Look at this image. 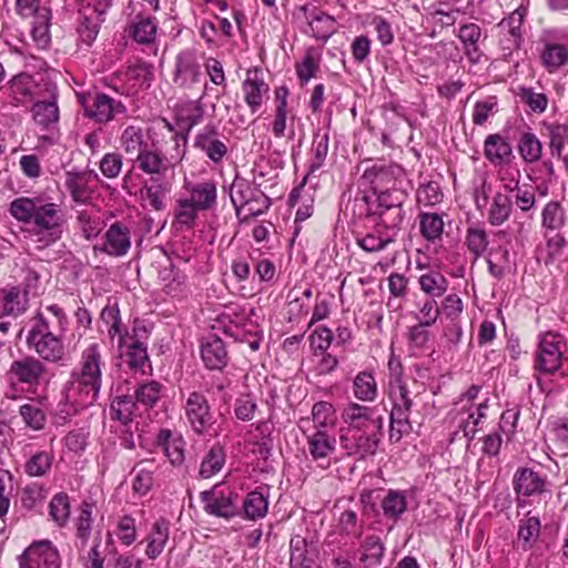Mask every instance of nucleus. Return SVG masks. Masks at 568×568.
<instances>
[{"label":"nucleus","instance_id":"obj_1","mask_svg":"<svg viewBox=\"0 0 568 568\" xmlns=\"http://www.w3.org/2000/svg\"><path fill=\"white\" fill-rule=\"evenodd\" d=\"M103 345L93 342L83 348L78 369L71 373L67 386V398L77 406H92L99 397L102 387Z\"/></svg>","mask_w":568,"mask_h":568},{"label":"nucleus","instance_id":"obj_2","mask_svg":"<svg viewBox=\"0 0 568 568\" xmlns=\"http://www.w3.org/2000/svg\"><path fill=\"white\" fill-rule=\"evenodd\" d=\"M10 213L19 222L33 223L40 241L50 245L59 241L67 222L60 204L47 201L43 196L18 197L10 204Z\"/></svg>","mask_w":568,"mask_h":568},{"label":"nucleus","instance_id":"obj_3","mask_svg":"<svg viewBox=\"0 0 568 568\" xmlns=\"http://www.w3.org/2000/svg\"><path fill=\"white\" fill-rule=\"evenodd\" d=\"M33 325L27 336V345L33 349L40 358L51 363H58L64 357L62 339L51 332L49 321L42 313L33 318Z\"/></svg>","mask_w":568,"mask_h":568},{"label":"nucleus","instance_id":"obj_4","mask_svg":"<svg viewBox=\"0 0 568 568\" xmlns=\"http://www.w3.org/2000/svg\"><path fill=\"white\" fill-rule=\"evenodd\" d=\"M342 419L347 425L341 432H383L384 416L377 407L364 406L357 403L347 404L342 412Z\"/></svg>","mask_w":568,"mask_h":568},{"label":"nucleus","instance_id":"obj_5","mask_svg":"<svg viewBox=\"0 0 568 568\" xmlns=\"http://www.w3.org/2000/svg\"><path fill=\"white\" fill-rule=\"evenodd\" d=\"M567 345L559 334L548 332L540 337L535 367L541 373L554 374L562 365Z\"/></svg>","mask_w":568,"mask_h":568},{"label":"nucleus","instance_id":"obj_6","mask_svg":"<svg viewBox=\"0 0 568 568\" xmlns=\"http://www.w3.org/2000/svg\"><path fill=\"white\" fill-rule=\"evenodd\" d=\"M200 497L209 515L230 519L242 514L237 507L239 495L233 490L224 489L222 485H215L212 489L202 491Z\"/></svg>","mask_w":568,"mask_h":568},{"label":"nucleus","instance_id":"obj_7","mask_svg":"<svg viewBox=\"0 0 568 568\" xmlns=\"http://www.w3.org/2000/svg\"><path fill=\"white\" fill-rule=\"evenodd\" d=\"M204 109L197 101H189L180 105L176 110V122L181 133L174 134L176 154L172 155L176 162H180L185 154V146L190 131L203 121Z\"/></svg>","mask_w":568,"mask_h":568},{"label":"nucleus","instance_id":"obj_8","mask_svg":"<svg viewBox=\"0 0 568 568\" xmlns=\"http://www.w3.org/2000/svg\"><path fill=\"white\" fill-rule=\"evenodd\" d=\"M79 101L84 109V115L100 124L110 122L118 113L126 112V108L121 101H116L105 93H95L90 98L80 95Z\"/></svg>","mask_w":568,"mask_h":568},{"label":"nucleus","instance_id":"obj_9","mask_svg":"<svg viewBox=\"0 0 568 568\" xmlns=\"http://www.w3.org/2000/svg\"><path fill=\"white\" fill-rule=\"evenodd\" d=\"M383 432H341L339 445L348 456L365 459L374 456L381 443Z\"/></svg>","mask_w":568,"mask_h":568},{"label":"nucleus","instance_id":"obj_10","mask_svg":"<svg viewBox=\"0 0 568 568\" xmlns=\"http://www.w3.org/2000/svg\"><path fill=\"white\" fill-rule=\"evenodd\" d=\"M184 414L191 428L199 435L206 434L214 425V416L204 394L192 392L186 398Z\"/></svg>","mask_w":568,"mask_h":568},{"label":"nucleus","instance_id":"obj_11","mask_svg":"<svg viewBox=\"0 0 568 568\" xmlns=\"http://www.w3.org/2000/svg\"><path fill=\"white\" fill-rule=\"evenodd\" d=\"M7 374L12 383L37 387L44 379L47 366L39 358L26 355L14 359Z\"/></svg>","mask_w":568,"mask_h":568},{"label":"nucleus","instance_id":"obj_12","mask_svg":"<svg viewBox=\"0 0 568 568\" xmlns=\"http://www.w3.org/2000/svg\"><path fill=\"white\" fill-rule=\"evenodd\" d=\"M19 566L32 568H60L61 559L57 547L48 540L32 542L19 557Z\"/></svg>","mask_w":568,"mask_h":568},{"label":"nucleus","instance_id":"obj_13","mask_svg":"<svg viewBox=\"0 0 568 568\" xmlns=\"http://www.w3.org/2000/svg\"><path fill=\"white\" fill-rule=\"evenodd\" d=\"M227 139H221L217 128L213 124L204 126L194 138L193 146L210 161L217 164L227 154Z\"/></svg>","mask_w":568,"mask_h":568},{"label":"nucleus","instance_id":"obj_14","mask_svg":"<svg viewBox=\"0 0 568 568\" xmlns=\"http://www.w3.org/2000/svg\"><path fill=\"white\" fill-rule=\"evenodd\" d=\"M202 77L201 65L193 50H184L175 58L173 82L182 89H191Z\"/></svg>","mask_w":568,"mask_h":568},{"label":"nucleus","instance_id":"obj_15","mask_svg":"<svg viewBox=\"0 0 568 568\" xmlns=\"http://www.w3.org/2000/svg\"><path fill=\"white\" fill-rule=\"evenodd\" d=\"M132 160L141 172L151 178L164 175L169 168L172 166V156L169 159L162 152L159 142L155 140H151V144ZM173 160H175V158H173Z\"/></svg>","mask_w":568,"mask_h":568},{"label":"nucleus","instance_id":"obj_16","mask_svg":"<svg viewBox=\"0 0 568 568\" xmlns=\"http://www.w3.org/2000/svg\"><path fill=\"white\" fill-rule=\"evenodd\" d=\"M110 4L111 2L103 1L94 7L88 6L80 11L78 33L82 42L90 45L95 40Z\"/></svg>","mask_w":568,"mask_h":568},{"label":"nucleus","instance_id":"obj_17","mask_svg":"<svg viewBox=\"0 0 568 568\" xmlns=\"http://www.w3.org/2000/svg\"><path fill=\"white\" fill-rule=\"evenodd\" d=\"M547 486V476L529 467H519L513 477V487L517 496H539L548 490Z\"/></svg>","mask_w":568,"mask_h":568},{"label":"nucleus","instance_id":"obj_18","mask_svg":"<svg viewBox=\"0 0 568 568\" xmlns=\"http://www.w3.org/2000/svg\"><path fill=\"white\" fill-rule=\"evenodd\" d=\"M131 247L129 229L120 222H115L104 233V243L94 245L93 251L105 253L110 256H123Z\"/></svg>","mask_w":568,"mask_h":568},{"label":"nucleus","instance_id":"obj_19","mask_svg":"<svg viewBox=\"0 0 568 568\" xmlns=\"http://www.w3.org/2000/svg\"><path fill=\"white\" fill-rule=\"evenodd\" d=\"M38 82L34 77L20 72L13 75L4 85L8 95L12 100L13 105L24 104L32 101L38 94Z\"/></svg>","mask_w":568,"mask_h":568},{"label":"nucleus","instance_id":"obj_20","mask_svg":"<svg viewBox=\"0 0 568 568\" xmlns=\"http://www.w3.org/2000/svg\"><path fill=\"white\" fill-rule=\"evenodd\" d=\"M171 192V183L159 178H151L141 189L142 206L150 211L162 212L166 207V196Z\"/></svg>","mask_w":568,"mask_h":568},{"label":"nucleus","instance_id":"obj_21","mask_svg":"<svg viewBox=\"0 0 568 568\" xmlns=\"http://www.w3.org/2000/svg\"><path fill=\"white\" fill-rule=\"evenodd\" d=\"M404 175V170L397 164H374L364 172V178L369 180L375 191L394 185Z\"/></svg>","mask_w":568,"mask_h":568},{"label":"nucleus","instance_id":"obj_22","mask_svg":"<svg viewBox=\"0 0 568 568\" xmlns=\"http://www.w3.org/2000/svg\"><path fill=\"white\" fill-rule=\"evenodd\" d=\"M201 357L209 369H221L227 363V352L224 342L211 335L201 344Z\"/></svg>","mask_w":568,"mask_h":568},{"label":"nucleus","instance_id":"obj_23","mask_svg":"<svg viewBox=\"0 0 568 568\" xmlns=\"http://www.w3.org/2000/svg\"><path fill=\"white\" fill-rule=\"evenodd\" d=\"M0 302L2 304L0 317H18L28 308V291L27 288L21 291L19 286L6 287L1 291Z\"/></svg>","mask_w":568,"mask_h":568},{"label":"nucleus","instance_id":"obj_24","mask_svg":"<svg viewBox=\"0 0 568 568\" xmlns=\"http://www.w3.org/2000/svg\"><path fill=\"white\" fill-rule=\"evenodd\" d=\"M291 568H320L316 564V548L305 538L295 536L291 539Z\"/></svg>","mask_w":568,"mask_h":568},{"label":"nucleus","instance_id":"obj_25","mask_svg":"<svg viewBox=\"0 0 568 568\" xmlns=\"http://www.w3.org/2000/svg\"><path fill=\"white\" fill-rule=\"evenodd\" d=\"M151 140L153 139L145 135L143 128L128 125L122 131L119 142L125 154L135 159L151 144Z\"/></svg>","mask_w":568,"mask_h":568},{"label":"nucleus","instance_id":"obj_26","mask_svg":"<svg viewBox=\"0 0 568 568\" xmlns=\"http://www.w3.org/2000/svg\"><path fill=\"white\" fill-rule=\"evenodd\" d=\"M463 44V49L469 61L476 63L481 55L479 41L483 32L481 28L473 22L462 24L456 33Z\"/></svg>","mask_w":568,"mask_h":568},{"label":"nucleus","instance_id":"obj_27","mask_svg":"<svg viewBox=\"0 0 568 568\" xmlns=\"http://www.w3.org/2000/svg\"><path fill=\"white\" fill-rule=\"evenodd\" d=\"M170 535V523L164 518L153 523L150 532L145 537L146 549L145 555L150 559L158 558L163 551Z\"/></svg>","mask_w":568,"mask_h":568},{"label":"nucleus","instance_id":"obj_28","mask_svg":"<svg viewBox=\"0 0 568 568\" xmlns=\"http://www.w3.org/2000/svg\"><path fill=\"white\" fill-rule=\"evenodd\" d=\"M306 14L311 34L318 40H327L335 31V20L329 14L314 8L308 14L307 7H302Z\"/></svg>","mask_w":568,"mask_h":568},{"label":"nucleus","instance_id":"obj_29","mask_svg":"<svg viewBox=\"0 0 568 568\" xmlns=\"http://www.w3.org/2000/svg\"><path fill=\"white\" fill-rule=\"evenodd\" d=\"M230 197L237 215L241 214V207L248 203L253 197L262 199L261 190L242 178H235L231 184Z\"/></svg>","mask_w":568,"mask_h":568},{"label":"nucleus","instance_id":"obj_30","mask_svg":"<svg viewBox=\"0 0 568 568\" xmlns=\"http://www.w3.org/2000/svg\"><path fill=\"white\" fill-rule=\"evenodd\" d=\"M485 155L494 164L507 163L513 158V149L501 135L490 134L485 140Z\"/></svg>","mask_w":568,"mask_h":568},{"label":"nucleus","instance_id":"obj_31","mask_svg":"<svg viewBox=\"0 0 568 568\" xmlns=\"http://www.w3.org/2000/svg\"><path fill=\"white\" fill-rule=\"evenodd\" d=\"M335 437L325 429H316L307 436L308 452L314 460L328 457L335 449Z\"/></svg>","mask_w":568,"mask_h":568},{"label":"nucleus","instance_id":"obj_32","mask_svg":"<svg viewBox=\"0 0 568 568\" xmlns=\"http://www.w3.org/2000/svg\"><path fill=\"white\" fill-rule=\"evenodd\" d=\"M189 192V200L201 211L210 210L216 203V184L211 180L193 184Z\"/></svg>","mask_w":568,"mask_h":568},{"label":"nucleus","instance_id":"obj_33","mask_svg":"<svg viewBox=\"0 0 568 568\" xmlns=\"http://www.w3.org/2000/svg\"><path fill=\"white\" fill-rule=\"evenodd\" d=\"M52 101H38L32 106L34 121L44 129L55 124L59 120V108L55 102V93L51 92Z\"/></svg>","mask_w":568,"mask_h":568},{"label":"nucleus","instance_id":"obj_34","mask_svg":"<svg viewBox=\"0 0 568 568\" xmlns=\"http://www.w3.org/2000/svg\"><path fill=\"white\" fill-rule=\"evenodd\" d=\"M156 31V22L152 18L142 14H138L130 26L131 37L142 44L152 43L155 39Z\"/></svg>","mask_w":568,"mask_h":568},{"label":"nucleus","instance_id":"obj_35","mask_svg":"<svg viewBox=\"0 0 568 568\" xmlns=\"http://www.w3.org/2000/svg\"><path fill=\"white\" fill-rule=\"evenodd\" d=\"M242 89L245 102L250 106L252 113H255L263 103V94L267 93L268 85L263 79H252L247 77L242 84Z\"/></svg>","mask_w":568,"mask_h":568},{"label":"nucleus","instance_id":"obj_36","mask_svg":"<svg viewBox=\"0 0 568 568\" xmlns=\"http://www.w3.org/2000/svg\"><path fill=\"white\" fill-rule=\"evenodd\" d=\"M268 510L267 497L261 491L254 490L246 495L243 500L242 511L244 518L256 520L265 517Z\"/></svg>","mask_w":568,"mask_h":568},{"label":"nucleus","instance_id":"obj_37","mask_svg":"<svg viewBox=\"0 0 568 568\" xmlns=\"http://www.w3.org/2000/svg\"><path fill=\"white\" fill-rule=\"evenodd\" d=\"M409 414L393 406L389 415V440L392 443H398L403 436L413 430Z\"/></svg>","mask_w":568,"mask_h":568},{"label":"nucleus","instance_id":"obj_38","mask_svg":"<svg viewBox=\"0 0 568 568\" xmlns=\"http://www.w3.org/2000/svg\"><path fill=\"white\" fill-rule=\"evenodd\" d=\"M51 11L41 10L38 18L33 19L31 37L40 49H47L51 42L50 37Z\"/></svg>","mask_w":568,"mask_h":568},{"label":"nucleus","instance_id":"obj_39","mask_svg":"<svg viewBox=\"0 0 568 568\" xmlns=\"http://www.w3.org/2000/svg\"><path fill=\"white\" fill-rule=\"evenodd\" d=\"M354 396L362 402H373L377 396V384L369 372H361L353 382Z\"/></svg>","mask_w":568,"mask_h":568},{"label":"nucleus","instance_id":"obj_40","mask_svg":"<svg viewBox=\"0 0 568 568\" xmlns=\"http://www.w3.org/2000/svg\"><path fill=\"white\" fill-rule=\"evenodd\" d=\"M513 197L507 193L497 192L494 196L488 213V220L493 225L503 224L510 215Z\"/></svg>","mask_w":568,"mask_h":568},{"label":"nucleus","instance_id":"obj_41","mask_svg":"<svg viewBox=\"0 0 568 568\" xmlns=\"http://www.w3.org/2000/svg\"><path fill=\"white\" fill-rule=\"evenodd\" d=\"M541 61L548 71L558 70L568 62L567 48L559 43H547L541 53Z\"/></svg>","mask_w":568,"mask_h":568},{"label":"nucleus","instance_id":"obj_42","mask_svg":"<svg viewBox=\"0 0 568 568\" xmlns=\"http://www.w3.org/2000/svg\"><path fill=\"white\" fill-rule=\"evenodd\" d=\"M159 442L172 465L176 466L183 463L184 449L183 440L181 438H172L170 430L162 429L159 434Z\"/></svg>","mask_w":568,"mask_h":568},{"label":"nucleus","instance_id":"obj_43","mask_svg":"<svg viewBox=\"0 0 568 568\" xmlns=\"http://www.w3.org/2000/svg\"><path fill=\"white\" fill-rule=\"evenodd\" d=\"M422 235L429 242L439 240L444 231V221L437 213H422L419 215Z\"/></svg>","mask_w":568,"mask_h":568},{"label":"nucleus","instance_id":"obj_44","mask_svg":"<svg viewBox=\"0 0 568 568\" xmlns=\"http://www.w3.org/2000/svg\"><path fill=\"white\" fill-rule=\"evenodd\" d=\"M225 462V453L222 446L214 445L205 455L200 467V476L210 478L221 470Z\"/></svg>","mask_w":568,"mask_h":568},{"label":"nucleus","instance_id":"obj_45","mask_svg":"<svg viewBox=\"0 0 568 568\" xmlns=\"http://www.w3.org/2000/svg\"><path fill=\"white\" fill-rule=\"evenodd\" d=\"M136 402L130 395H121L113 399L111 404V414L113 419H118L122 424H128L134 416Z\"/></svg>","mask_w":568,"mask_h":568},{"label":"nucleus","instance_id":"obj_46","mask_svg":"<svg viewBox=\"0 0 568 568\" xmlns=\"http://www.w3.org/2000/svg\"><path fill=\"white\" fill-rule=\"evenodd\" d=\"M422 290L429 296L439 297L448 288V281L446 277L436 271H430L419 277Z\"/></svg>","mask_w":568,"mask_h":568},{"label":"nucleus","instance_id":"obj_47","mask_svg":"<svg viewBox=\"0 0 568 568\" xmlns=\"http://www.w3.org/2000/svg\"><path fill=\"white\" fill-rule=\"evenodd\" d=\"M53 455L49 452H38L24 464V471L31 477H42L52 467Z\"/></svg>","mask_w":568,"mask_h":568},{"label":"nucleus","instance_id":"obj_48","mask_svg":"<svg viewBox=\"0 0 568 568\" xmlns=\"http://www.w3.org/2000/svg\"><path fill=\"white\" fill-rule=\"evenodd\" d=\"M541 142L534 133H524L519 139L518 152L525 162L532 163L538 161L541 156Z\"/></svg>","mask_w":568,"mask_h":568},{"label":"nucleus","instance_id":"obj_49","mask_svg":"<svg viewBox=\"0 0 568 568\" xmlns=\"http://www.w3.org/2000/svg\"><path fill=\"white\" fill-rule=\"evenodd\" d=\"M328 142L329 135L327 132L321 133L320 131L314 134L313 138V160L310 164L308 174L320 170L327 158L328 154Z\"/></svg>","mask_w":568,"mask_h":568},{"label":"nucleus","instance_id":"obj_50","mask_svg":"<svg viewBox=\"0 0 568 568\" xmlns=\"http://www.w3.org/2000/svg\"><path fill=\"white\" fill-rule=\"evenodd\" d=\"M19 414L22 417L27 427L33 430H41L47 423L45 413L33 403H27L20 406Z\"/></svg>","mask_w":568,"mask_h":568},{"label":"nucleus","instance_id":"obj_51","mask_svg":"<svg viewBox=\"0 0 568 568\" xmlns=\"http://www.w3.org/2000/svg\"><path fill=\"white\" fill-rule=\"evenodd\" d=\"M384 515L388 518L397 519L407 508V501L404 493L389 490L382 501Z\"/></svg>","mask_w":568,"mask_h":568},{"label":"nucleus","instance_id":"obj_52","mask_svg":"<svg viewBox=\"0 0 568 568\" xmlns=\"http://www.w3.org/2000/svg\"><path fill=\"white\" fill-rule=\"evenodd\" d=\"M92 505L83 501L80 507V513L77 518V537L81 540V546L84 547L91 536L92 530Z\"/></svg>","mask_w":568,"mask_h":568},{"label":"nucleus","instance_id":"obj_53","mask_svg":"<svg viewBox=\"0 0 568 568\" xmlns=\"http://www.w3.org/2000/svg\"><path fill=\"white\" fill-rule=\"evenodd\" d=\"M357 245L366 252H379L384 250L389 243L394 242V239L388 235H384L379 226H376L375 231L366 234L364 237L356 240Z\"/></svg>","mask_w":568,"mask_h":568},{"label":"nucleus","instance_id":"obj_54","mask_svg":"<svg viewBox=\"0 0 568 568\" xmlns=\"http://www.w3.org/2000/svg\"><path fill=\"white\" fill-rule=\"evenodd\" d=\"M50 516L59 525L64 526L70 517L69 497L64 493L53 496L49 504Z\"/></svg>","mask_w":568,"mask_h":568},{"label":"nucleus","instance_id":"obj_55","mask_svg":"<svg viewBox=\"0 0 568 568\" xmlns=\"http://www.w3.org/2000/svg\"><path fill=\"white\" fill-rule=\"evenodd\" d=\"M565 212L558 202H549L542 210V225L549 230H558L564 225Z\"/></svg>","mask_w":568,"mask_h":568},{"label":"nucleus","instance_id":"obj_56","mask_svg":"<svg viewBox=\"0 0 568 568\" xmlns=\"http://www.w3.org/2000/svg\"><path fill=\"white\" fill-rule=\"evenodd\" d=\"M517 95L534 112L542 113L547 109L548 98L545 93H537L531 88H520Z\"/></svg>","mask_w":568,"mask_h":568},{"label":"nucleus","instance_id":"obj_57","mask_svg":"<svg viewBox=\"0 0 568 568\" xmlns=\"http://www.w3.org/2000/svg\"><path fill=\"white\" fill-rule=\"evenodd\" d=\"M466 244L468 250L474 254L475 258H478L487 248V233L478 227H469L467 230Z\"/></svg>","mask_w":568,"mask_h":568},{"label":"nucleus","instance_id":"obj_58","mask_svg":"<svg viewBox=\"0 0 568 568\" xmlns=\"http://www.w3.org/2000/svg\"><path fill=\"white\" fill-rule=\"evenodd\" d=\"M148 359L146 346L141 341L134 339L128 345L126 363L130 368L142 369Z\"/></svg>","mask_w":568,"mask_h":568},{"label":"nucleus","instance_id":"obj_59","mask_svg":"<svg viewBox=\"0 0 568 568\" xmlns=\"http://www.w3.org/2000/svg\"><path fill=\"white\" fill-rule=\"evenodd\" d=\"M407 199L406 192L400 189H386L377 196L378 209H402Z\"/></svg>","mask_w":568,"mask_h":568},{"label":"nucleus","instance_id":"obj_60","mask_svg":"<svg viewBox=\"0 0 568 568\" xmlns=\"http://www.w3.org/2000/svg\"><path fill=\"white\" fill-rule=\"evenodd\" d=\"M79 227L87 240L97 237L101 231L99 217L92 216L87 211H79L77 215Z\"/></svg>","mask_w":568,"mask_h":568},{"label":"nucleus","instance_id":"obj_61","mask_svg":"<svg viewBox=\"0 0 568 568\" xmlns=\"http://www.w3.org/2000/svg\"><path fill=\"white\" fill-rule=\"evenodd\" d=\"M497 111V98L488 97L483 101L475 103L473 112V122L483 125L490 115Z\"/></svg>","mask_w":568,"mask_h":568},{"label":"nucleus","instance_id":"obj_62","mask_svg":"<svg viewBox=\"0 0 568 568\" xmlns=\"http://www.w3.org/2000/svg\"><path fill=\"white\" fill-rule=\"evenodd\" d=\"M160 397V384L156 382H150L142 384L135 390V402L144 405L145 407H152Z\"/></svg>","mask_w":568,"mask_h":568},{"label":"nucleus","instance_id":"obj_63","mask_svg":"<svg viewBox=\"0 0 568 568\" xmlns=\"http://www.w3.org/2000/svg\"><path fill=\"white\" fill-rule=\"evenodd\" d=\"M416 197L425 206H433L442 201L443 194L436 182H428L418 187Z\"/></svg>","mask_w":568,"mask_h":568},{"label":"nucleus","instance_id":"obj_64","mask_svg":"<svg viewBox=\"0 0 568 568\" xmlns=\"http://www.w3.org/2000/svg\"><path fill=\"white\" fill-rule=\"evenodd\" d=\"M567 136L568 129L566 125L555 124L549 126V148L552 155L561 158Z\"/></svg>","mask_w":568,"mask_h":568}]
</instances>
